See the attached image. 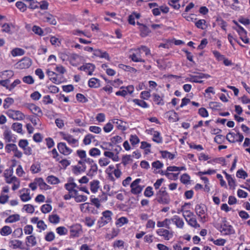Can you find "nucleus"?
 <instances>
[{
	"label": "nucleus",
	"mask_w": 250,
	"mask_h": 250,
	"mask_svg": "<svg viewBox=\"0 0 250 250\" xmlns=\"http://www.w3.org/2000/svg\"><path fill=\"white\" fill-rule=\"evenodd\" d=\"M157 201L161 204L167 205L170 202V198L166 191V187H162L156 194Z\"/></svg>",
	"instance_id": "obj_1"
},
{
	"label": "nucleus",
	"mask_w": 250,
	"mask_h": 250,
	"mask_svg": "<svg viewBox=\"0 0 250 250\" xmlns=\"http://www.w3.org/2000/svg\"><path fill=\"white\" fill-rule=\"evenodd\" d=\"M15 165L16 161L13 160L11 167L9 168L6 169L4 173V176L5 177L6 182L9 184L13 183L12 188L14 190L16 189V184L15 183V182L16 181V177L15 176H13V167H15Z\"/></svg>",
	"instance_id": "obj_2"
},
{
	"label": "nucleus",
	"mask_w": 250,
	"mask_h": 250,
	"mask_svg": "<svg viewBox=\"0 0 250 250\" xmlns=\"http://www.w3.org/2000/svg\"><path fill=\"white\" fill-rule=\"evenodd\" d=\"M102 215L103 216L100 218L97 222V225L99 228L104 227L111 221L112 212L110 210H107L103 211Z\"/></svg>",
	"instance_id": "obj_3"
},
{
	"label": "nucleus",
	"mask_w": 250,
	"mask_h": 250,
	"mask_svg": "<svg viewBox=\"0 0 250 250\" xmlns=\"http://www.w3.org/2000/svg\"><path fill=\"white\" fill-rule=\"evenodd\" d=\"M195 211L196 214L200 218L201 221H206V216L205 214L207 211V208L204 204H201L196 205Z\"/></svg>",
	"instance_id": "obj_4"
},
{
	"label": "nucleus",
	"mask_w": 250,
	"mask_h": 250,
	"mask_svg": "<svg viewBox=\"0 0 250 250\" xmlns=\"http://www.w3.org/2000/svg\"><path fill=\"white\" fill-rule=\"evenodd\" d=\"M73 178L70 177L68 180V183L64 185L65 188L68 191L69 193H77L78 190L76 188H79L77 184L74 183Z\"/></svg>",
	"instance_id": "obj_5"
},
{
	"label": "nucleus",
	"mask_w": 250,
	"mask_h": 250,
	"mask_svg": "<svg viewBox=\"0 0 250 250\" xmlns=\"http://www.w3.org/2000/svg\"><path fill=\"white\" fill-rule=\"evenodd\" d=\"M220 232L224 235H229L234 233L232 227L229 225L227 221L224 219L220 227Z\"/></svg>",
	"instance_id": "obj_6"
},
{
	"label": "nucleus",
	"mask_w": 250,
	"mask_h": 250,
	"mask_svg": "<svg viewBox=\"0 0 250 250\" xmlns=\"http://www.w3.org/2000/svg\"><path fill=\"white\" fill-rule=\"evenodd\" d=\"M141 179L140 178L136 179L130 185L131 192L134 194H138L140 193L143 189V187L139 185Z\"/></svg>",
	"instance_id": "obj_7"
},
{
	"label": "nucleus",
	"mask_w": 250,
	"mask_h": 250,
	"mask_svg": "<svg viewBox=\"0 0 250 250\" xmlns=\"http://www.w3.org/2000/svg\"><path fill=\"white\" fill-rule=\"evenodd\" d=\"M19 146L22 148L24 153L27 155H30L32 154V149L28 146V142L26 139H21L19 142Z\"/></svg>",
	"instance_id": "obj_8"
},
{
	"label": "nucleus",
	"mask_w": 250,
	"mask_h": 250,
	"mask_svg": "<svg viewBox=\"0 0 250 250\" xmlns=\"http://www.w3.org/2000/svg\"><path fill=\"white\" fill-rule=\"evenodd\" d=\"M17 68L19 69H26L29 68L32 64V60L28 57H24L20 61L18 62Z\"/></svg>",
	"instance_id": "obj_9"
},
{
	"label": "nucleus",
	"mask_w": 250,
	"mask_h": 250,
	"mask_svg": "<svg viewBox=\"0 0 250 250\" xmlns=\"http://www.w3.org/2000/svg\"><path fill=\"white\" fill-rule=\"evenodd\" d=\"M82 232V226L80 224L74 225L70 228V233L72 237H79Z\"/></svg>",
	"instance_id": "obj_10"
},
{
	"label": "nucleus",
	"mask_w": 250,
	"mask_h": 250,
	"mask_svg": "<svg viewBox=\"0 0 250 250\" xmlns=\"http://www.w3.org/2000/svg\"><path fill=\"white\" fill-rule=\"evenodd\" d=\"M158 235L163 237L166 240H169L173 236V231H170L167 229H159L157 230Z\"/></svg>",
	"instance_id": "obj_11"
},
{
	"label": "nucleus",
	"mask_w": 250,
	"mask_h": 250,
	"mask_svg": "<svg viewBox=\"0 0 250 250\" xmlns=\"http://www.w3.org/2000/svg\"><path fill=\"white\" fill-rule=\"evenodd\" d=\"M42 20L45 22H47L49 24L56 25L57 24V21L55 17L50 13L45 12L42 14Z\"/></svg>",
	"instance_id": "obj_12"
},
{
	"label": "nucleus",
	"mask_w": 250,
	"mask_h": 250,
	"mask_svg": "<svg viewBox=\"0 0 250 250\" xmlns=\"http://www.w3.org/2000/svg\"><path fill=\"white\" fill-rule=\"evenodd\" d=\"M95 68V66L93 64L87 63L80 66L79 69L85 72L88 75H92Z\"/></svg>",
	"instance_id": "obj_13"
},
{
	"label": "nucleus",
	"mask_w": 250,
	"mask_h": 250,
	"mask_svg": "<svg viewBox=\"0 0 250 250\" xmlns=\"http://www.w3.org/2000/svg\"><path fill=\"white\" fill-rule=\"evenodd\" d=\"M25 106L28 108L34 114L39 117L42 115V112L41 109L36 105L33 104H27Z\"/></svg>",
	"instance_id": "obj_14"
},
{
	"label": "nucleus",
	"mask_w": 250,
	"mask_h": 250,
	"mask_svg": "<svg viewBox=\"0 0 250 250\" xmlns=\"http://www.w3.org/2000/svg\"><path fill=\"white\" fill-rule=\"evenodd\" d=\"M80 209L82 212L83 213H96L97 210H95L92 206L88 203H84L80 205Z\"/></svg>",
	"instance_id": "obj_15"
},
{
	"label": "nucleus",
	"mask_w": 250,
	"mask_h": 250,
	"mask_svg": "<svg viewBox=\"0 0 250 250\" xmlns=\"http://www.w3.org/2000/svg\"><path fill=\"white\" fill-rule=\"evenodd\" d=\"M58 150L61 153L64 155H68L72 152V149L67 147L64 143H60L57 146Z\"/></svg>",
	"instance_id": "obj_16"
},
{
	"label": "nucleus",
	"mask_w": 250,
	"mask_h": 250,
	"mask_svg": "<svg viewBox=\"0 0 250 250\" xmlns=\"http://www.w3.org/2000/svg\"><path fill=\"white\" fill-rule=\"evenodd\" d=\"M46 73L49 77L50 80L54 83L59 84L62 83V81L59 78V76L54 72L47 70Z\"/></svg>",
	"instance_id": "obj_17"
},
{
	"label": "nucleus",
	"mask_w": 250,
	"mask_h": 250,
	"mask_svg": "<svg viewBox=\"0 0 250 250\" xmlns=\"http://www.w3.org/2000/svg\"><path fill=\"white\" fill-rule=\"evenodd\" d=\"M172 222L179 229H183L184 226V222L182 218L177 215H174L171 219V222Z\"/></svg>",
	"instance_id": "obj_18"
},
{
	"label": "nucleus",
	"mask_w": 250,
	"mask_h": 250,
	"mask_svg": "<svg viewBox=\"0 0 250 250\" xmlns=\"http://www.w3.org/2000/svg\"><path fill=\"white\" fill-rule=\"evenodd\" d=\"M35 181L42 189L47 190L50 188V187L44 182L42 178H36Z\"/></svg>",
	"instance_id": "obj_19"
},
{
	"label": "nucleus",
	"mask_w": 250,
	"mask_h": 250,
	"mask_svg": "<svg viewBox=\"0 0 250 250\" xmlns=\"http://www.w3.org/2000/svg\"><path fill=\"white\" fill-rule=\"evenodd\" d=\"M171 224V219L166 218L163 221H158L157 226L159 228L165 227L167 229H170V225Z\"/></svg>",
	"instance_id": "obj_20"
},
{
	"label": "nucleus",
	"mask_w": 250,
	"mask_h": 250,
	"mask_svg": "<svg viewBox=\"0 0 250 250\" xmlns=\"http://www.w3.org/2000/svg\"><path fill=\"white\" fill-rule=\"evenodd\" d=\"M110 121L112 122V124H115L119 129L121 130H125L126 129L125 126L124 125V124H125V123L123 122L122 120L114 119Z\"/></svg>",
	"instance_id": "obj_21"
},
{
	"label": "nucleus",
	"mask_w": 250,
	"mask_h": 250,
	"mask_svg": "<svg viewBox=\"0 0 250 250\" xmlns=\"http://www.w3.org/2000/svg\"><path fill=\"white\" fill-rule=\"evenodd\" d=\"M63 139L66 140L70 145L72 146H76V144L78 142L77 140L73 138V137L68 134H63Z\"/></svg>",
	"instance_id": "obj_22"
},
{
	"label": "nucleus",
	"mask_w": 250,
	"mask_h": 250,
	"mask_svg": "<svg viewBox=\"0 0 250 250\" xmlns=\"http://www.w3.org/2000/svg\"><path fill=\"white\" fill-rule=\"evenodd\" d=\"M100 182L97 180H94L90 182V190L93 193H96L98 191L100 188Z\"/></svg>",
	"instance_id": "obj_23"
},
{
	"label": "nucleus",
	"mask_w": 250,
	"mask_h": 250,
	"mask_svg": "<svg viewBox=\"0 0 250 250\" xmlns=\"http://www.w3.org/2000/svg\"><path fill=\"white\" fill-rule=\"evenodd\" d=\"M88 85L90 87L98 88L100 86V81L95 78H91L88 81Z\"/></svg>",
	"instance_id": "obj_24"
},
{
	"label": "nucleus",
	"mask_w": 250,
	"mask_h": 250,
	"mask_svg": "<svg viewBox=\"0 0 250 250\" xmlns=\"http://www.w3.org/2000/svg\"><path fill=\"white\" fill-rule=\"evenodd\" d=\"M151 134L153 135V141L157 143H162V138L160 136V133L156 131L151 130H150Z\"/></svg>",
	"instance_id": "obj_25"
},
{
	"label": "nucleus",
	"mask_w": 250,
	"mask_h": 250,
	"mask_svg": "<svg viewBox=\"0 0 250 250\" xmlns=\"http://www.w3.org/2000/svg\"><path fill=\"white\" fill-rule=\"evenodd\" d=\"M104 156L111 159L114 162H118L119 160V156L117 154H115L113 152L106 151L104 152Z\"/></svg>",
	"instance_id": "obj_26"
},
{
	"label": "nucleus",
	"mask_w": 250,
	"mask_h": 250,
	"mask_svg": "<svg viewBox=\"0 0 250 250\" xmlns=\"http://www.w3.org/2000/svg\"><path fill=\"white\" fill-rule=\"evenodd\" d=\"M86 169L85 165L82 166H76L73 167L72 171L75 175H78L83 172H84Z\"/></svg>",
	"instance_id": "obj_27"
},
{
	"label": "nucleus",
	"mask_w": 250,
	"mask_h": 250,
	"mask_svg": "<svg viewBox=\"0 0 250 250\" xmlns=\"http://www.w3.org/2000/svg\"><path fill=\"white\" fill-rule=\"evenodd\" d=\"M168 115V120L173 122L178 121L179 117L176 112L173 111H170L167 113Z\"/></svg>",
	"instance_id": "obj_28"
},
{
	"label": "nucleus",
	"mask_w": 250,
	"mask_h": 250,
	"mask_svg": "<svg viewBox=\"0 0 250 250\" xmlns=\"http://www.w3.org/2000/svg\"><path fill=\"white\" fill-rule=\"evenodd\" d=\"M187 223L189 226L194 228H198L200 227V225L197 223L195 215L191 218H189L187 220Z\"/></svg>",
	"instance_id": "obj_29"
},
{
	"label": "nucleus",
	"mask_w": 250,
	"mask_h": 250,
	"mask_svg": "<svg viewBox=\"0 0 250 250\" xmlns=\"http://www.w3.org/2000/svg\"><path fill=\"white\" fill-rule=\"evenodd\" d=\"M48 220L51 223L57 224L60 222V218L57 214H52L49 215Z\"/></svg>",
	"instance_id": "obj_30"
},
{
	"label": "nucleus",
	"mask_w": 250,
	"mask_h": 250,
	"mask_svg": "<svg viewBox=\"0 0 250 250\" xmlns=\"http://www.w3.org/2000/svg\"><path fill=\"white\" fill-rule=\"evenodd\" d=\"M3 135L4 137V139L6 141L8 142H14V139L13 138H15L13 136L11 131L8 130H6L3 133Z\"/></svg>",
	"instance_id": "obj_31"
},
{
	"label": "nucleus",
	"mask_w": 250,
	"mask_h": 250,
	"mask_svg": "<svg viewBox=\"0 0 250 250\" xmlns=\"http://www.w3.org/2000/svg\"><path fill=\"white\" fill-rule=\"evenodd\" d=\"M153 101L158 105H164V102L163 101V97L160 96L157 94L154 93L153 94Z\"/></svg>",
	"instance_id": "obj_32"
},
{
	"label": "nucleus",
	"mask_w": 250,
	"mask_h": 250,
	"mask_svg": "<svg viewBox=\"0 0 250 250\" xmlns=\"http://www.w3.org/2000/svg\"><path fill=\"white\" fill-rule=\"evenodd\" d=\"M237 133L235 134L233 132L229 133L226 136V139L230 143H235L236 142Z\"/></svg>",
	"instance_id": "obj_33"
},
{
	"label": "nucleus",
	"mask_w": 250,
	"mask_h": 250,
	"mask_svg": "<svg viewBox=\"0 0 250 250\" xmlns=\"http://www.w3.org/2000/svg\"><path fill=\"white\" fill-rule=\"evenodd\" d=\"M12 231V229L10 227L5 226L0 229V233L1 235L7 236L11 234Z\"/></svg>",
	"instance_id": "obj_34"
},
{
	"label": "nucleus",
	"mask_w": 250,
	"mask_h": 250,
	"mask_svg": "<svg viewBox=\"0 0 250 250\" xmlns=\"http://www.w3.org/2000/svg\"><path fill=\"white\" fill-rule=\"evenodd\" d=\"M141 36L143 37H146L150 32L148 27L144 24H141Z\"/></svg>",
	"instance_id": "obj_35"
},
{
	"label": "nucleus",
	"mask_w": 250,
	"mask_h": 250,
	"mask_svg": "<svg viewBox=\"0 0 250 250\" xmlns=\"http://www.w3.org/2000/svg\"><path fill=\"white\" fill-rule=\"evenodd\" d=\"M74 198L76 202L79 203L86 201L87 197L85 195H79L78 192L77 193L74 194Z\"/></svg>",
	"instance_id": "obj_36"
},
{
	"label": "nucleus",
	"mask_w": 250,
	"mask_h": 250,
	"mask_svg": "<svg viewBox=\"0 0 250 250\" xmlns=\"http://www.w3.org/2000/svg\"><path fill=\"white\" fill-rule=\"evenodd\" d=\"M128 220L125 217H121L119 218L116 222V225L118 227H121L124 224H127Z\"/></svg>",
	"instance_id": "obj_37"
},
{
	"label": "nucleus",
	"mask_w": 250,
	"mask_h": 250,
	"mask_svg": "<svg viewBox=\"0 0 250 250\" xmlns=\"http://www.w3.org/2000/svg\"><path fill=\"white\" fill-rule=\"evenodd\" d=\"M47 182L50 184H57L60 183V180L56 177L50 175L47 177L46 178Z\"/></svg>",
	"instance_id": "obj_38"
},
{
	"label": "nucleus",
	"mask_w": 250,
	"mask_h": 250,
	"mask_svg": "<svg viewBox=\"0 0 250 250\" xmlns=\"http://www.w3.org/2000/svg\"><path fill=\"white\" fill-rule=\"evenodd\" d=\"M133 102L136 104H137L138 105H139L142 107L147 108L148 107L147 104L146 102H145L143 100L135 99L133 100Z\"/></svg>",
	"instance_id": "obj_39"
},
{
	"label": "nucleus",
	"mask_w": 250,
	"mask_h": 250,
	"mask_svg": "<svg viewBox=\"0 0 250 250\" xmlns=\"http://www.w3.org/2000/svg\"><path fill=\"white\" fill-rule=\"evenodd\" d=\"M129 58L131 59L132 61L135 62H145V60L140 58V51H139V54L138 55L133 53L130 56Z\"/></svg>",
	"instance_id": "obj_40"
},
{
	"label": "nucleus",
	"mask_w": 250,
	"mask_h": 250,
	"mask_svg": "<svg viewBox=\"0 0 250 250\" xmlns=\"http://www.w3.org/2000/svg\"><path fill=\"white\" fill-rule=\"evenodd\" d=\"M206 21L205 20H199L195 22L196 26L200 29H205L206 26Z\"/></svg>",
	"instance_id": "obj_41"
},
{
	"label": "nucleus",
	"mask_w": 250,
	"mask_h": 250,
	"mask_svg": "<svg viewBox=\"0 0 250 250\" xmlns=\"http://www.w3.org/2000/svg\"><path fill=\"white\" fill-rule=\"evenodd\" d=\"M31 171L33 173H37L41 171L40 164L39 163L33 164L30 168Z\"/></svg>",
	"instance_id": "obj_42"
},
{
	"label": "nucleus",
	"mask_w": 250,
	"mask_h": 250,
	"mask_svg": "<svg viewBox=\"0 0 250 250\" xmlns=\"http://www.w3.org/2000/svg\"><path fill=\"white\" fill-rule=\"evenodd\" d=\"M234 23L237 26V31L240 36L247 35V31L241 25H239L236 21H234Z\"/></svg>",
	"instance_id": "obj_43"
},
{
	"label": "nucleus",
	"mask_w": 250,
	"mask_h": 250,
	"mask_svg": "<svg viewBox=\"0 0 250 250\" xmlns=\"http://www.w3.org/2000/svg\"><path fill=\"white\" fill-rule=\"evenodd\" d=\"M94 138V136L91 134L86 135L83 140V144L85 145H89Z\"/></svg>",
	"instance_id": "obj_44"
},
{
	"label": "nucleus",
	"mask_w": 250,
	"mask_h": 250,
	"mask_svg": "<svg viewBox=\"0 0 250 250\" xmlns=\"http://www.w3.org/2000/svg\"><path fill=\"white\" fill-rule=\"evenodd\" d=\"M111 143H109V146H111L112 144H116L117 143H120L122 141V138L120 136H115L113 137H112L110 139Z\"/></svg>",
	"instance_id": "obj_45"
},
{
	"label": "nucleus",
	"mask_w": 250,
	"mask_h": 250,
	"mask_svg": "<svg viewBox=\"0 0 250 250\" xmlns=\"http://www.w3.org/2000/svg\"><path fill=\"white\" fill-rule=\"evenodd\" d=\"M55 234L52 231L48 232L45 236L44 239L47 242H51L55 239Z\"/></svg>",
	"instance_id": "obj_46"
},
{
	"label": "nucleus",
	"mask_w": 250,
	"mask_h": 250,
	"mask_svg": "<svg viewBox=\"0 0 250 250\" xmlns=\"http://www.w3.org/2000/svg\"><path fill=\"white\" fill-rule=\"evenodd\" d=\"M168 4L175 9H179L180 7V4L178 0H171L168 2Z\"/></svg>",
	"instance_id": "obj_47"
},
{
	"label": "nucleus",
	"mask_w": 250,
	"mask_h": 250,
	"mask_svg": "<svg viewBox=\"0 0 250 250\" xmlns=\"http://www.w3.org/2000/svg\"><path fill=\"white\" fill-rule=\"evenodd\" d=\"M162 156L164 158H168L170 160H172L174 158V155L167 151H161Z\"/></svg>",
	"instance_id": "obj_48"
},
{
	"label": "nucleus",
	"mask_w": 250,
	"mask_h": 250,
	"mask_svg": "<svg viewBox=\"0 0 250 250\" xmlns=\"http://www.w3.org/2000/svg\"><path fill=\"white\" fill-rule=\"evenodd\" d=\"M154 194L153 188L151 187H147L144 192V195L147 197H151Z\"/></svg>",
	"instance_id": "obj_49"
},
{
	"label": "nucleus",
	"mask_w": 250,
	"mask_h": 250,
	"mask_svg": "<svg viewBox=\"0 0 250 250\" xmlns=\"http://www.w3.org/2000/svg\"><path fill=\"white\" fill-rule=\"evenodd\" d=\"M41 209L43 213H48L51 210L52 207L49 204H44L42 206Z\"/></svg>",
	"instance_id": "obj_50"
},
{
	"label": "nucleus",
	"mask_w": 250,
	"mask_h": 250,
	"mask_svg": "<svg viewBox=\"0 0 250 250\" xmlns=\"http://www.w3.org/2000/svg\"><path fill=\"white\" fill-rule=\"evenodd\" d=\"M236 176L239 178L245 179L248 177V174L242 169H239L236 172Z\"/></svg>",
	"instance_id": "obj_51"
},
{
	"label": "nucleus",
	"mask_w": 250,
	"mask_h": 250,
	"mask_svg": "<svg viewBox=\"0 0 250 250\" xmlns=\"http://www.w3.org/2000/svg\"><path fill=\"white\" fill-rule=\"evenodd\" d=\"M14 102L13 99L8 97L4 100V103L3 104V107L5 109L8 108L9 106L12 104Z\"/></svg>",
	"instance_id": "obj_52"
},
{
	"label": "nucleus",
	"mask_w": 250,
	"mask_h": 250,
	"mask_svg": "<svg viewBox=\"0 0 250 250\" xmlns=\"http://www.w3.org/2000/svg\"><path fill=\"white\" fill-rule=\"evenodd\" d=\"M132 156L130 155H126L122 158V163L124 166H126L130 162H132Z\"/></svg>",
	"instance_id": "obj_53"
},
{
	"label": "nucleus",
	"mask_w": 250,
	"mask_h": 250,
	"mask_svg": "<svg viewBox=\"0 0 250 250\" xmlns=\"http://www.w3.org/2000/svg\"><path fill=\"white\" fill-rule=\"evenodd\" d=\"M112 122H109L107 123L104 127L103 129L106 133L110 132L113 128V125Z\"/></svg>",
	"instance_id": "obj_54"
},
{
	"label": "nucleus",
	"mask_w": 250,
	"mask_h": 250,
	"mask_svg": "<svg viewBox=\"0 0 250 250\" xmlns=\"http://www.w3.org/2000/svg\"><path fill=\"white\" fill-rule=\"evenodd\" d=\"M76 97L77 101L79 102L84 103L88 101L87 99L83 94L81 93L77 94Z\"/></svg>",
	"instance_id": "obj_55"
},
{
	"label": "nucleus",
	"mask_w": 250,
	"mask_h": 250,
	"mask_svg": "<svg viewBox=\"0 0 250 250\" xmlns=\"http://www.w3.org/2000/svg\"><path fill=\"white\" fill-rule=\"evenodd\" d=\"M222 104L216 102H210L209 104L210 107L213 110H218L221 107Z\"/></svg>",
	"instance_id": "obj_56"
},
{
	"label": "nucleus",
	"mask_w": 250,
	"mask_h": 250,
	"mask_svg": "<svg viewBox=\"0 0 250 250\" xmlns=\"http://www.w3.org/2000/svg\"><path fill=\"white\" fill-rule=\"evenodd\" d=\"M183 215L186 221L187 222V220H188L189 218H191L195 215L190 210H186L184 212Z\"/></svg>",
	"instance_id": "obj_57"
},
{
	"label": "nucleus",
	"mask_w": 250,
	"mask_h": 250,
	"mask_svg": "<svg viewBox=\"0 0 250 250\" xmlns=\"http://www.w3.org/2000/svg\"><path fill=\"white\" fill-rule=\"evenodd\" d=\"M228 178H227V180L228 182L229 186L230 188H232L234 189L236 186L235 180L231 176H228Z\"/></svg>",
	"instance_id": "obj_58"
},
{
	"label": "nucleus",
	"mask_w": 250,
	"mask_h": 250,
	"mask_svg": "<svg viewBox=\"0 0 250 250\" xmlns=\"http://www.w3.org/2000/svg\"><path fill=\"white\" fill-rule=\"evenodd\" d=\"M5 149L7 152L11 151H15L14 156H16V145L14 144H7L5 146Z\"/></svg>",
	"instance_id": "obj_59"
},
{
	"label": "nucleus",
	"mask_w": 250,
	"mask_h": 250,
	"mask_svg": "<svg viewBox=\"0 0 250 250\" xmlns=\"http://www.w3.org/2000/svg\"><path fill=\"white\" fill-rule=\"evenodd\" d=\"M56 232L60 235L67 234V230L64 227H59L56 229Z\"/></svg>",
	"instance_id": "obj_60"
},
{
	"label": "nucleus",
	"mask_w": 250,
	"mask_h": 250,
	"mask_svg": "<svg viewBox=\"0 0 250 250\" xmlns=\"http://www.w3.org/2000/svg\"><path fill=\"white\" fill-rule=\"evenodd\" d=\"M27 242L31 245L32 246H34L37 244L36 237L33 235H30L26 237Z\"/></svg>",
	"instance_id": "obj_61"
},
{
	"label": "nucleus",
	"mask_w": 250,
	"mask_h": 250,
	"mask_svg": "<svg viewBox=\"0 0 250 250\" xmlns=\"http://www.w3.org/2000/svg\"><path fill=\"white\" fill-rule=\"evenodd\" d=\"M32 31L35 34L39 35L40 36H42L43 34V32L42 28L38 26L34 25L32 27Z\"/></svg>",
	"instance_id": "obj_62"
},
{
	"label": "nucleus",
	"mask_w": 250,
	"mask_h": 250,
	"mask_svg": "<svg viewBox=\"0 0 250 250\" xmlns=\"http://www.w3.org/2000/svg\"><path fill=\"white\" fill-rule=\"evenodd\" d=\"M22 81L24 83L27 84H33L34 83V80L31 76H25L22 78Z\"/></svg>",
	"instance_id": "obj_63"
},
{
	"label": "nucleus",
	"mask_w": 250,
	"mask_h": 250,
	"mask_svg": "<svg viewBox=\"0 0 250 250\" xmlns=\"http://www.w3.org/2000/svg\"><path fill=\"white\" fill-rule=\"evenodd\" d=\"M89 153L91 156L95 157L100 155L101 151L97 148H92L89 150Z\"/></svg>",
	"instance_id": "obj_64"
}]
</instances>
